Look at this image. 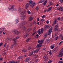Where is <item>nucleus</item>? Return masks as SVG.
Masks as SVG:
<instances>
[{
  "instance_id": "nucleus-1",
  "label": "nucleus",
  "mask_w": 63,
  "mask_h": 63,
  "mask_svg": "<svg viewBox=\"0 0 63 63\" xmlns=\"http://www.w3.org/2000/svg\"><path fill=\"white\" fill-rule=\"evenodd\" d=\"M23 22L24 23H22L21 25L19 26V28L20 29H21L22 30H25V29H26V28L24 26L25 24H27V23H28V22L26 21H24V22Z\"/></svg>"
},
{
  "instance_id": "nucleus-2",
  "label": "nucleus",
  "mask_w": 63,
  "mask_h": 63,
  "mask_svg": "<svg viewBox=\"0 0 63 63\" xmlns=\"http://www.w3.org/2000/svg\"><path fill=\"white\" fill-rule=\"evenodd\" d=\"M13 32L15 34H16V35H18L19 33V32L17 31V30L15 29L13 30Z\"/></svg>"
},
{
  "instance_id": "nucleus-3",
  "label": "nucleus",
  "mask_w": 63,
  "mask_h": 63,
  "mask_svg": "<svg viewBox=\"0 0 63 63\" xmlns=\"http://www.w3.org/2000/svg\"><path fill=\"white\" fill-rule=\"evenodd\" d=\"M52 28L49 29L48 32V35H50V34H51V32H52Z\"/></svg>"
},
{
  "instance_id": "nucleus-4",
  "label": "nucleus",
  "mask_w": 63,
  "mask_h": 63,
  "mask_svg": "<svg viewBox=\"0 0 63 63\" xmlns=\"http://www.w3.org/2000/svg\"><path fill=\"white\" fill-rule=\"evenodd\" d=\"M43 58L44 59L45 61H46L48 58V56L47 55H44L43 57Z\"/></svg>"
},
{
  "instance_id": "nucleus-5",
  "label": "nucleus",
  "mask_w": 63,
  "mask_h": 63,
  "mask_svg": "<svg viewBox=\"0 0 63 63\" xmlns=\"http://www.w3.org/2000/svg\"><path fill=\"white\" fill-rule=\"evenodd\" d=\"M63 55V53L61 52H60V53L59 54V57H62Z\"/></svg>"
},
{
  "instance_id": "nucleus-6",
  "label": "nucleus",
  "mask_w": 63,
  "mask_h": 63,
  "mask_svg": "<svg viewBox=\"0 0 63 63\" xmlns=\"http://www.w3.org/2000/svg\"><path fill=\"white\" fill-rule=\"evenodd\" d=\"M29 34H28V33L26 34L23 36V38H26L27 37H29Z\"/></svg>"
},
{
  "instance_id": "nucleus-7",
  "label": "nucleus",
  "mask_w": 63,
  "mask_h": 63,
  "mask_svg": "<svg viewBox=\"0 0 63 63\" xmlns=\"http://www.w3.org/2000/svg\"><path fill=\"white\" fill-rule=\"evenodd\" d=\"M43 42V40H39L37 41V42L38 43H39V44H42Z\"/></svg>"
},
{
  "instance_id": "nucleus-8",
  "label": "nucleus",
  "mask_w": 63,
  "mask_h": 63,
  "mask_svg": "<svg viewBox=\"0 0 63 63\" xmlns=\"http://www.w3.org/2000/svg\"><path fill=\"white\" fill-rule=\"evenodd\" d=\"M33 19V17L31 16H30L29 18V21H32Z\"/></svg>"
},
{
  "instance_id": "nucleus-9",
  "label": "nucleus",
  "mask_w": 63,
  "mask_h": 63,
  "mask_svg": "<svg viewBox=\"0 0 63 63\" xmlns=\"http://www.w3.org/2000/svg\"><path fill=\"white\" fill-rule=\"evenodd\" d=\"M39 50V49L37 48L36 50H34L33 51L34 53H37Z\"/></svg>"
},
{
  "instance_id": "nucleus-10",
  "label": "nucleus",
  "mask_w": 63,
  "mask_h": 63,
  "mask_svg": "<svg viewBox=\"0 0 63 63\" xmlns=\"http://www.w3.org/2000/svg\"><path fill=\"white\" fill-rule=\"evenodd\" d=\"M47 0L45 1L42 4V5L43 6L47 4Z\"/></svg>"
},
{
  "instance_id": "nucleus-11",
  "label": "nucleus",
  "mask_w": 63,
  "mask_h": 63,
  "mask_svg": "<svg viewBox=\"0 0 63 63\" xmlns=\"http://www.w3.org/2000/svg\"><path fill=\"white\" fill-rule=\"evenodd\" d=\"M45 1V0H40L39 2H38V3L40 4L41 3H43V2H44Z\"/></svg>"
},
{
  "instance_id": "nucleus-12",
  "label": "nucleus",
  "mask_w": 63,
  "mask_h": 63,
  "mask_svg": "<svg viewBox=\"0 0 63 63\" xmlns=\"http://www.w3.org/2000/svg\"><path fill=\"white\" fill-rule=\"evenodd\" d=\"M4 29H0V34H1L4 31Z\"/></svg>"
},
{
  "instance_id": "nucleus-13",
  "label": "nucleus",
  "mask_w": 63,
  "mask_h": 63,
  "mask_svg": "<svg viewBox=\"0 0 63 63\" xmlns=\"http://www.w3.org/2000/svg\"><path fill=\"white\" fill-rule=\"evenodd\" d=\"M29 58H26V59H25V62H28L29 61Z\"/></svg>"
},
{
  "instance_id": "nucleus-14",
  "label": "nucleus",
  "mask_w": 63,
  "mask_h": 63,
  "mask_svg": "<svg viewBox=\"0 0 63 63\" xmlns=\"http://www.w3.org/2000/svg\"><path fill=\"white\" fill-rule=\"evenodd\" d=\"M42 44H38L36 46V47H42Z\"/></svg>"
},
{
  "instance_id": "nucleus-15",
  "label": "nucleus",
  "mask_w": 63,
  "mask_h": 63,
  "mask_svg": "<svg viewBox=\"0 0 63 63\" xmlns=\"http://www.w3.org/2000/svg\"><path fill=\"white\" fill-rule=\"evenodd\" d=\"M31 30H32V28H30L27 29V32H29V31H31Z\"/></svg>"
},
{
  "instance_id": "nucleus-16",
  "label": "nucleus",
  "mask_w": 63,
  "mask_h": 63,
  "mask_svg": "<svg viewBox=\"0 0 63 63\" xmlns=\"http://www.w3.org/2000/svg\"><path fill=\"white\" fill-rule=\"evenodd\" d=\"M25 11H23L21 13V15H24L25 14Z\"/></svg>"
},
{
  "instance_id": "nucleus-17",
  "label": "nucleus",
  "mask_w": 63,
  "mask_h": 63,
  "mask_svg": "<svg viewBox=\"0 0 63 63\" xmlns=\"http://www.w3.org/2000/svg\"><path fill=\"white\" fill-rule=\"evenodd\" d=\"M38 33L39 35H40L41 34V31H40V29L38 30Z\"/></svg>"
},
{
  "instance_id": "nucleus-18",
  "label": "nucleus",
  "mask_w": 63,
  "mask_h": 63,
  "mask_svg": "<svg viewBox=\"0 0 63 63\" xmlns=\"http://www.w3.org/2000/svg\"><path fill=\"white\" fill-rule=\"evenodd\" d=\"M19 21V19H16V22H15L16 23V24Z\"/></svg>"
},
{
  "instance_id": "nucleus-19",
  "label": "nucleus",
  "mask_w": 63,
  "mask_h": 63,
  "mask_svg": "<svg viewBox=\"0 0 63 63\" xmlns=\"http://www.w3.org/2000/svg\"><path fill=\"white\" fill-rule=\"evenodd\" d=\"M58 30V29L56 28H55L54 29V31H57Z\"/></svg>"
},
{
  "instance_id": "nucleus-20",
  "label": "nucleus",
  "mask_w": 63,
  "mask_h": 63,
  "mask_svg": "<svg viewBox=\"0 0 63 63\" xmlns=\"http://www.w3.org/2000/svg\"><path fill=\"white\" fill-rule=\"evenodd\" d=\"M23 52H26V51H27V50L26 49H23V50H22Z\"/></svg>"
},
{
  "instance_id": "nucleus-21",
  "label": "nucleus",
  "mask_w": 63,
  "mask_h": 63,
  "mask_svg": "<svg viewBox=\"0 0 63 63\" xmlns=\"http://www.w3.org/2000/svg\"><path fill=\"white\" fill-rule=\"evenodd\" d=\"M45 28H49V26L48 25H46L45 26Z\"/></svg>"
},
{
  "instance_id": "nucleus-22",
  "label": "nucleus",
  "mask_w": 63,
  "mask_h": 63,
  "mask_svg": "<svg viewBox=\"0 0 63 63\" xmlns=\"http://www.w3.org/2000/svg\"><path fill=\"white\" fill-rule=\"evenodd\" d=\"M25 18V15H23L22 16V19H24Z\"/></svg>"
},
{
  "instance_id": "nucleus-23",
  "label": "nucleus",
  "mask_w": 63,
  "mask_h": 63,
  "mask_svg": "<svg viewBox=\"0 0 63 63\" xmlns=\"http://www.w3.org/2000/svg\"><path fill=\"white\" fill-rule=\"evenodd\" d=\"M47 33H45L44 34V38H46L47 36Z\"/></svg>"
},
{
  "instance_id": "nucleus-24",
  "label": "nucleus",
  "mask_w": 63,
  "mask_h": 63,
  "mask_svg": "<svg viewBox=\"0 0 63 63\" xmlns=\"http://www.w3.org/2000/svg\"><path fill=\"white\" fill-rule=\"evenodd\" d=\"M28 7H29V6L28 5H27V4H26L25 5V9H27L28 8Z\"/></svg>"
},
{
  "instance_id": "nucleus-25",
  "label": "nucleus",
  "mask_w": 63,
  "mask_h": 63,
  "mask_svg": "<svg viewBox=\"0 0 63 63\" xmlns=\"http://www.w3.org/2000/svg\"><path fill=\"white\" fill-rule=\"evenodd\" d=\"M22 56H20L19 57H18V59H19V60L21 59H22Z\"/></svg>"
},
{
  "instance_id": "nucleus-26",
  "label": "nucleus",
  "mask_w": 63,
  "mask_h": 63,
  "mask_svg": "<svg viewBox=\"0 0 63 63\" xmlns=\"http://www.w3.org/2000/svg\"><path fill=\"white\" fill-rule=\"evenodd\" d=\"M52 8V7H49L47 10V12H48V11H49L50 10H51V9Z\"/></svg>"
},
{
  "instance_id": "nucleus-27",
  "label": "nucleus",
  "mask_w": 63,
  "mask_h": 63,
  "mask_svg": "<svg viewBox=\"0 0 63 63\" xmlns=\"http://www.w3.org/2000/svg\"><path fill=\"white\" fill-rule=\"evenodd\" d=\"M30 39H31V38H28V39L26 41V42H29V40H30Z\"/></svg>"
},
{
  "instance_id": "nucleus-28",
  "label": "nucleus",
  "mask_w": 63,
  "mask_h": 63,
  "mask_svg": "<svg viewBox=\"0 0 63 63\" xmlns=\"http://www.w3.org/2000/svg\"><path fill=\"white\" fill-rule=\"evenodd\" d=\"M9 63H16V62L14 61H11L9 62Z\"/></svg>"
},
{
  "instance_id": "nucleus-29",
  "label": "nucleus",
  "mask_w": 63,
  "mask_h": 63,
  "mask_svg": "<svg viewBox=\"0 0 63 63\" xmlns=\"http://www.w3.org/2000/svg\"><path fill=\"white\" fill-rule=\"evenodd\" d=\"M33 54V52H31L30 53V55L31 56V55H32Z\"/></svg>"
},
{
  "instance_id": "nucleus-30",
  "label": "nucleus",
  "mask_w": 63,
  "mask_h": 63,
  "mask_svg": "<svg viewBox=\"0 0 63 63\" xmlns=\"http://www.w3.org/2000/svg\"><path fill=\"white\" fill-rule=\"evenodd\" d=\"M59 26V25H58V24H57L55 26V28H57V27H58Z\"/></svg>"
},
{
  "instance_id": "nucleus-31",
  "label": "nucleus",
  "mask_w": 63,
  "mask_h": 63,
  "mask_svg": "<svg viewBox=\"0 0 63 63\" xmlns=\"http://www.w3.org/2000/svg\"><path fill=\"white\" fill-rule=\"evenodd\" d=\"M40 21H41L42 22H43L44 21H45V19H42L41 20H40Z\"/></svg>"
},
{
  "instance_id": "nucleus-32",
  "label": "nucleus",
  "mask_w": 63,
  "mask_h": 63,
  "mask_svg": "<svg viewBox=\"0 0 63 63\" xmlns=\"http://www.w3.org/2000/svg\"><path fill=\"white\" fill-rule=\"evenodd\" d=\"M32 4L33 5V6H35L36 5V3H35V2H33L32 3Z\"/></svg>"
},
{
  "instance_id": "nucleus-33",
  "label": "nucleus",
  "mask_w": 63,
  "mask_h": 63,
  "mask_svg": "<svg viewBox=\"0 0 63 63\" xmlns=\"http://www.w3.org/2000/svg\"><path fill=\"white\" fill-rule=\"evenodd\" d=\"M21 9L19 7L18 8V11L19 12H21Z\"/></svg>"
},
{
  "instance_id": "nucleus-34",
  "label": "nucleus",
  "mask_w": 63,
  "mask_h": 63,
  "mask_svg": "<svg viewBox=\"0 0 63 63\" xmlns=\"http://www.w3.org/2000/svg\"><path fill=\"white\" fill-rule=\"evenodd\" d=\"M41 33H43V32L44 31V29H43V28H42L41 30Z\"/></svg>"
},
{
  "instance_id": "nucleus-35",
  "label": "nucleus",
  "mask_w": 63,
  "mask_h": 63,
  "mask_svg": "<svg viewBox=\"0 0 63 63\" xmlns=\"http://www.w3.org/2000/svg\"><path fill=\"white\" fill-rule=\"evenodd\" d=\"M27 13H28V14H31V12H30V11H29V10H28L27 11Z\"/></svg>"
},
{
  "instance_id": "nucleus-36",
  "label": "nucleus",
  "mask_w": 63,
  "mask_h": 63,
  "mask_svg": "<svg viewBox=\"0 0 63 63\" xmlns=\"http://www.w3.org/2000/svg\"><path fill=\"white\" fill-rule=\"evenodd\" d=\"M36 21H33V24H36Z\"/></svg>"
},
{
  "instance_id": "nucleus-37",
  "label": "nucleus",
  "mask_w": 63,
  "mask_h": 63,
  "mask_svg": "<svg viewBox=\"0 0 63 63\" xmlns=\"http://www.w3.org/2000/svg\"><path fill=\"white\" fill-rule=\"evenodd\" d=\"M35 10H36L37 11H38V9H39V7L37 6L35 8Z\"/></svg>"
},
{
  "instance_id": "nucleus-38",
  "label": "nucleus",
  "mask_w": 63,
  "mask_h": 63,
  "mask_svg": "<svg viewBox=\"0 0 63 63\" xmlns=\"http://www.w3.org/2000/svg\"><path fill=\"white\" fill-rule=\"evenodd\" d=\"M60 52H63V48L60 51Z\"/></svg>"
},
{
  "instance_id": "nucleus-39",
  "label": "nucleus",
  "mask_w": 63,
  "mask_h": 63,
  "mask_svg": "<svg viewBox=\"0 0 63 63\" xmlns=\"http://www.w3.org/2000/svg\"><path fill=\"white\" fill-rule=\"evenodd\" d=\"M14 46V45L13 44H12V45L11 46V48H12Z\"/></svg>"
},
{
  "instance_id": "nucleus-40",
  "label": "nucleus",
  "mask_w": 63,
  "mask_h": 63,
  "mask_svg": "<svg viewBox=\"0 0 63 63\" xmlns=\"http://www.w3.org/2000/svg\"><path fill=\"white\" fill-rule=\"evenodd\" d=\"M14 6L13 5H12L11 6V8H12V10H13V9H14Z\"/></svg>"
},
{
  "instance_id": "nucleus-41",
  "label": "nucleus",
  "mask_w": 63,
  "mask_h": 63,
  "mask_svg": "<svg viewBox=\"0 0 63 63\" xmlns=\"http://www.w3.org/2000/svg\"><path fill=\"white\" fill-rule=\"evenodd\" d=\"M49 41V39H47L46 40V43H47L48 41Z\"/></svg>"
},
{
  "instance_id": "nucleus-42",
  "label": "nucleus",
  "mask_w": 63,
  "mask_h": 63,
  "mask_svg": "<svg viewBox=\"0 0 63 63\" xmlns=\"http://www.w3.org/2000/svg\"><path fill=\"white\" fill-rule=\"evenodd\" d=\"M30 6H31V7H32V8H33V7H34V5H33L32 3V4H31Z\"/></svg>"
},
{
  "instance_id": "nucleus-43",
  "label": "nucleus",
  "mask_w": 63,
  "mask_h": 63,
  "mask_svg": "<svg viewBox=\"0 0 63 63\" xmlns=\"http://www.w3.org/2000/svg\"><path fill=\"white\" fill-rule=\"evenodd\" d=\"M51 62H52V61L51 60H49V61H48V63H51Z\"/></svg>"
},
{
  "instance_id": "nucleus-44",
  "label": "nucleus",
  "mask_w": 63,
  "mask_h": 63,
  "mask_svg": "<svg viewBox=\"0 0 63 63\" xmlns=\"http://www.w3.org/2000/svg\"><path fill=\"white\" fill-rule=\"evenodd\" d=\"M60 1L61 3H63V0H60Z\"/></svg>"
},
{
  "instance_id": "nucleus-45",
  "label": "nucleus",
  "mask_w": 63,
  "mask_h": 63,
  "mask_svg": "<svg viewBox=\"0 0 63 63\" xmlns=\"http://www.w3.org/2000/svg\"><path fill=\"white\" fill-rule=\"evenodd\" d=\"M16 10H17V9H16L14 8H13V10H12V11H13V10L14 11H16Z\"/></svg>"
},
{
  "instance_id": "nucleus-46",
  "label": "nucleus",
  "mask_w": 63,
  "mask_h": 63,
  "mask_svg": "<svg viewBox=\"0 0 63 63\" xmlns=\"http://www.w3.org/2000/svg\"><path fill=\"white\" fill-rule=\"evenodd\" d=\"M30 49H31V47H30V46H29L28 49V50H30Z\"/></svg>"
},
{
  "instance_id": "nucleus-47",
  "label": "nucleus",
  "mask_w": 63,
  "mask_h": 63,
  "mask_svg": "<svg viewBox=\"0 0 63 63\" xmlns=\"http://www.w3.org/2000/svg\"><path fill=\"white\" fill-rule=\"evenodd\" d=\"M32 1H31L30 0V1L29 3L30 4H32Z\"/></svg>"
},
{
  "instance_id": "nucleus-48",
  "label": "nucleus",
  "mask_w": 63,
  "mask_h": 63,
  "mask_svg": "<svg viewBox=\"0 0 63 63\" xmlns=\"http://www.w3.org/2000/svg\"><path fill=\"white\" fill-rule=\"evenodd\" d=\"M49 23V21L47 20L46 21V23H47V24H48Z\"/></svg>"
},
{
  "instance_id": "nucleus-49",
  "label": "nucleus",
  "mask_w": 63,
  "mask_h": 63,
  "mask_svg": "<svg viewBox=\"0 0 63 63\" xmlns=\"http://www.w3.org/2000/svg\"><path fill=\"white\" fill-rule=\"evenodd\" d=\"M54 46H51V47L52 49H53L54 48Z\"/></svg>"
},
{
  "instance_id": "nucleus-50",
  "label": "nucleus",
  "mask_w": 63,
  "mask_h": 63,
  "mask_svg": "<svg viewBox=\"0 0 63 63\" xmlns=\"http://www.w3.org/2000/svg\"><path fill=\"white\" fill-rule=\"evenodd\" d=\"M41 17L42 18H45V17H46V16L45 15H43V16H42Z\"/></svg>"
},
{
  "instance_id": "nucleus-51",
  "label": "nucleus",
  "mask_w": 63,
  "mask_h": 63,
  "mask_svg": "<svg viewBox=\"0 0 63 63\" xmlns=\"http://www.w3.org/2000/svg\"><path fill=\"white\" fill-rule=\"evenodd\" d=\"M63 41H62L61 42H60L59 43V45H61V44L62 43H63Z\"/></svg>"
},
{
  "instance_id": "nucleus-52",
  "label": "nucleus",
  "mask_w": 63,
  "mask_h": 63,
  "mask_svg": "<svg viewBox=\"0 0 63 63\" xmlns=\"http://www.w3.org/2000/svg\"><path fill=\"white\" fill-rule=\"evenodd\" d=\"M2 45H3V43H0V46H2Z\"/></svg>"
},
{
  "instance_id": "nucleus-53",
  "label": "nucleus",
  "mask_w": 63,
  "mask_h": 63,
  "mask_svg": "<svg viewBox=\"0 0 63 63\" xmlns=\"http://www.w3.org/2000/svg\"><path fill=\"white\" fill-rule=\"evenodd\" d=\"M49 3L50 5H52V2H50Z\"/></svg>"
},
{
  "instance_id": "nucleus-54",
  "label": "nucleus",
  "mask_w": 63,
  "mask_h": 63,
  "mask_svg": "<svg viewBox=\"0 0 63 63\" xmlns=\"http://www.w3.org/2000/svg\"><path fill=\"white\" fill-rule=\"evenodd\" d=\"M58 38V36H57V37L55 38V40H57V39Z\"/></svg>"
},
{
  "instance_id": "nucleus-55",
  "label": "nucleus",
  "mask_w": 63,
  "mask_h": 63,
  "mask_svg": "<svg viewBox=\"0 0 63 63\" xmlns=\"http://www.w3.org/2000/svg\"><path fill=\"white\" fill-rule=\"evenodd\" d=\"M63 8V7H62L61 6L60 8H59V9L60 10H61V9H62Z\"/></svg>"
},
{
  "instance_id": "nucleus-56",
  "label": "nucleus",
  "mask_w": 63,
  "mask_h": 63,
  "mask_svg": "<svg viewBox=\"0 0 63 63\" xmlns=\"http://www.w3.org/2000/svg\"><path fill=\"white\" fill-rule=\"evenodd\" d=\"M13 41L14 42H16V39L15 38H14L13 39Z\"/></svg>"
},
{
  "instance_id": "nucleus-57",
  "label": "nucleus",
  "mask_w": 63,
  "mask_h": 63,
  "mask_svg": "<svg viewBox=\"0 0 63 63\" xmlns=\"http://www.w3.org/2000/svg\"><path fill=\"white\" fill-rule=\"evenodd\" d=\"M55 25V24L53 23L52 24V26H54Z\"/></svg>"
},
{
  "instance_id": "nucleus-58",
  "label": "nucleus",
  "mask_w": 63,
  "mask_h": 63,
  "mask_svg": "<svg viewBox=\"0 0 63 63\" xmlns=\"http://www.w3.org/2000/svg\"><path fill=\"white\" fill-rule=\"evenodd\" d=\"M6 43H5L4 44V47H6Z\"/></svg>"
},
{
  "instance_id": "nucleus-59",
  "label": "nucleus",
  "mask_w": 63,
  "mask_h": 63,
  "mask_svg": "<svg viewBox=\"0 0 63 63\" xmlns=\"http://www.w3.org/2000/svg\"><path fill=\"white\" fill-rule=\"evenodd\" d=\"M49 54H51L52 53H51V51H50L49 52Z\"/></svg>"
},
{
  "instance_id": "nucleus-60",
  "label": "nucleus",
  "mask_w": 63,
  "mask_h": 63,
  "mask_svg": "<svg viewBox=\"0 0 63 63\" xmlns=\"http://www.w3.org/2000/svg\"><path fill=\"white\" fill-rule=\"evenodd\" d=\"M19 61H16V63H19Z\"/></svg>"
},
{
  "instance_id": "nucleus-61",
  "label": "nucleus",
  "mask_w": 63,
  "mask_h": 63,
  "mask_svg": "<svg viewBox=\"0 0 63 63\" xmlns=\"http://www.w3.org/2000/svg\"><path fill=\"white\" fill-rule=\"evenodd\" d=\"M54 23L55 24H56V20H55L54 21Z\"/></svg>"
},
{
  "instance_id": "nucleus-62",
  "label": "nucleus",
  "mask_w": 63,
  "mask_h": 63,
  "mask_svg": "<svg viewBox=\"0 0 63 63\" xmlns=\"http://www.w3.org/2000/svg\"><path fill=\"white\" fill-rule=\"evenodd\" d=\"M40 20V19H39V18H38L37 19V21H39V20Z\"/></svg>"
},
{
  "instance_id": "nucleus-63",
  "label": "nucleus",
  "mask_w": 63,
  "mask_h": 63,
  "mask_svg": "<svg viewBox=\"0 0 63 63\" xmlns=\"http://www.w3.org/2000/svg\"><path fill=\"white\" fill-rule=\"evenodd\" d=\"M19 38V36H18L16 37V39H18Z\"/></svg>"
},
{
  "instance_id": "nucleus-64",
  "label": "nucleus",
  "mask_w": 63,
  "mask_h": 63,
  "mask_svg": "<svg viewBox=\"0 0 63 63\" xmlns=\"http://www.w3.org/2000/svg\"><path fill=\"white\" fill-rule=\"evenodd\" d=\"M62 61H60L58 63H62Z\"/></svg>"
}]
</instances>
